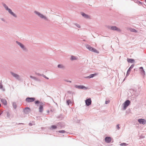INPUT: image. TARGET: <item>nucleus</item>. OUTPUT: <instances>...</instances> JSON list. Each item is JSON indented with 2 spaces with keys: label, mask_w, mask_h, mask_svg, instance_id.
Segmentation results:
<instances>
[{
  "label": "nucleus",
  "mask_w": 146,
  "mask_h": 146,
  "mask_svg": "<svg viewBox=\"0 0 146 146\" xmlns=\"http://www.w3.org/2000/svg\"><path fill=\"white\" fill-rule=\"evenodd\" d=\"M119 125H117V128L118 129H119Z\"/></svg>",
  "instance_id": "35"
},
{
  "label": "nucleus",
  "mask_w": 146,
  "mask_h": 146,
  "mask_svg": "<svg viewBox=\"0 0 146 146\" xmlns=\"http://www.w3.org/2000/svg\"><path fill=\"white\" fill-rule=\"evenodd\" d=\"M134 66V65H132L129 68V69H130L131 70V69H132L133 67Z\"/></svg>",
  "instance_id": "30"
},
{
  "label": "nucleus",
  "mask_w": 146,
  "mask_h": 146,
  "mask_svg": "<svg viewBox=\"0 0 146 146\" xmlns=\"http://www.w3.org/2000/svg\"><path fill=\"white\" fill-rule=\"evenodd\" d=\"M110 102V101L109 100L106 101L105 102V103H106V104H108Z\"/></svg>",
  "instance_id": "34"
},
{
  "label": "nucleus",
  "mask_w": 146,
  "mask_h": 146,
  "mask_svg": "<svg viewBox=\"0 0 146 146\" xmlns=\"http://www.w3.org/2000/svg\"><path fill=\"white\" fill-rule=\"evenodd\" d=\"M86 48L87 49H88L89 50H90V51H92V52H94L97 53H99V52L96 49L91 47L89 45H87L86 46Z\"/></svg>",
  "instance_id": "2"
},
{
  "label": "nucleus",
  "mask_w": 146,
  "mask_h": 146,
  "mask_svg": "<svg viewBox=\"0 0 146 146\" xmlns=\"http://www.w3.org/2000/svg\"><path fill=\"white\" fill-rule=\"evenodd\" d=\"M0 88H2V85H1L0 86Z\"/></svg>",
  "instance_id": "37"
},
{
  "label": "nucleus",
  "mask_w": 146,
  "mask_h": 146,
  "mask_svg": "<svg viewBox=\"0 0 146 146\" xmlns=\"http://www.w3.org/2000/svg\"><path fill=\"white\" fill-rule=\"evenodd\" d=\"M127 60L128 62L131 63H132L134 61V60L132 59L127 58Z\"/></svg>",
  "instance_id": "14"
},
{
  "label": "nucleus",
  "mask_w": 146,
  "mask_h": 146,
  "mask_svg": "<svg viewBox=\"0 0 146 146\" xmlns=\"http://www.w3.org/2000/svg\"><path fill=\"white\" fill-rule=\"evenodd\" d=\"M64 81L66 82H69L70 83H71L72 82L71 81H70V80H64Z\"/></svg>",
  "instance_id": "31"
},
{
  "label": "nucleus",
  "mask_w": 146,
  "mask_h": 146,
  "mask_svg": "<svg viewBox=\"0 0 146 146\" xmlns=\"http://www.w3.org/2000/svg\"><path fill=\"white\" fill-rule=\"evenodd\" d=\"M8 11L12 15H13L15 17H16L17 16L16 15H15L12 11V10L10 9H9Z\"/></svg>",
  "instance_id": "13"
},
{
  "label": "nucleus",
  "mask_w": 146,
  "mask_h": 146,
  "mask_svg": "<svg viewBox=\"0 0 146 146\" xmlns=\"http://www.w3.org/2000/svg\"><path fill=\"white\" fill-rule=\"evenodd\" d=\"M138 120V122L141 124L144 125L146 123V121L144 119H139Z\"/></svg>",
  "instance_id": "8"
},
{
  "label": "nucleus",
  "mask_w": 146,
  "mask_h": 146,
  "mask_svg": "<svg viewBox=\"0 0 146 146\" xmlns=\"http://www.w3.org/2000/svg\"><path fill=\"white\" fill-rule=\"evenodd\" d=\"M59 132L60 133H64L65 132V131L64 130H62L59 131Z\"/></svg>",
  "instance_id": "28"
},
{
  "label": "nucleus",
  "mask_w": 146,
  "mask_h": 146,
  "mask_svg": "<svg viewBox=\"0 0 146 146\" xmlns=\"http://www.w3.org/2000/svg\"><path fill=\"white\" fill-rule=\"evenodd\" d=\"M129 30L131 31L132 32L135 33H137V31L134 29L130 28Z\"/></svg>",
  "instance_id": "17"
},
{
  "label": "nucleus",
  "mask_w": 146,
  "mask_h": 146,
  "mask_svg": "<svg viewBox=\"0 0 146 146\" xmlns=\"http://www.w3.org/2000/svg\"><path fill=\"white\" fill-rule=\"evenodd\" d=\"M30 77L31 78H33L32 76H30Z\"/></svg>",
  "instance_id": "39"
},
{
  "label": "nucleus",
  "mask_w": 146,
  "mask_h": 146,
  "mask_svg": "<svg viewBox=\"0 0 146 146\" xmlns=\"http://www.w3.org/2000/svg\"><path fill=\"white\" fill-rule=\"evenodd\" d=\"M120 145H121V146H123V145H124V146H126L127 145V144L125 143H121V144H120Z\"/></svg>",
  "instance_id": "29"
},
{
  "label": "nucleus",
  "mask_w": 146,
  "mask_h": 146,
  "mask_svg": "<svg viewBox=\"0 0 146 146\" xmlns=\"http://www.w3.org/2000/svg\"><path fill=\"white\" fill-rule=\"evenodd\" d=\"M34 12L35 14H36V15H37L39 17L40 16V15L41 14L39 12H38L36 11H35Z\"/></svg>",
  "instance_id": "21"
},
{
  "label": "nucleus",
  "mask_w": 146,
  "mask_h": 146,
  "mask_svg": "<svg viewBox=\"0 0 146 146\" xmlns=\"http://www.w3.org/2000/svg\"><path fill=\"white\" fill-rule=\"evenodd\" d=\"M4 7L5 8V9L7 10H8L9 9L8 8V6H7L6 5L4 4Z\"/></svg>",
  "instance_id": "23"
},
{
  "label": "nucleus",
  "mask_w": 146,
  "mask_h": 146,
  "mask_svg": "<svg viewBox=\"0 0 146 146\" xmlns=\"http://www.w3.org/2000/svg\"><path fill=\"white\" fill-rule=\"evenodd\" d=\"M34 12L35 14H36V15H37L39 17L40 16V15L41 14L39 12H38L36 11H35Z\"/></svg>",
  "instance_id": "20"
},
{
  "label": "nucleus",
  "mask_w": 146,
  "mask_h": 146,
  "mask_svg": "<svg viewBox=\"0 0 146 146\" xmlns=\"http://www.w3.org/2000/svg\"><path fill=\"white\" fill-rule=\"evenodd\" d=\"M70 102V100H68L67 101V103L68 104V105L69 104V103Z\"/></svg>",
  "instance_id": "33"
},
{
  "label": "nucleus",
  "mask_w": 146,
  "mask_h": 146,
  "mask_svg": "<svg viewBox=\"0 0 146 146\" xmlns=\"http://www.w3.org/2000/svg\"><path fill=\"white\" fill-rule=\"evenodd\" d=\"M105 140L106 143H109L111 142V139L110 137H106L105 139Z\"/></svg>",
  "instance_id": "9"
},
{
  "label": "nucleus",
  "mask_w": 146,
  "mask_h": 146,
  "mask_svg": "<svg viewBox=\"0 0 146 146\" xmlns=\"http://www.w3.org/2000/svg\"><path fill=\"white\" fill-rule=\"evenodd\" d=\"M13 107L14 108H16V105H14L13 104Z\"/></svg>",
  "instance_id": "36"
},
{
  "label": "nucleus",
  "mask_w": 146,
  "mask_h": 146,
  "mask_svg": "<svg viewBox=\"0 0 146 146\" xmlns=\"http://www.w3.org/2000/svg\"><path fill=\"white\" fill-rule=\"evenodd\" d=\"M76 26L78 27V28H80V25H79V24H76Z\"/></svg>",
  "instance_id": "32"
},
{
  "label": "nucleus",
  "mask_w": 146,
  "mask_h": 146,
  "mask_svg": "<svg viewBox=\"0 0 146 146\" xmlns=\"http://www.w3.org/2000/svg\"><path fill=\"white\" fill-rule=\"evenodd\" d=\"M39 17L42 19H46V18L42 14H40Z\"/></svg>",
  "instance_id": "18"
},
{
  "label": "nucleus",
  "mask_w": 146,
  "mask_h": 146,
  "mask_svg": "<svg viewBox=\"0 0 146 146\" xmlns=\"http://www.w3.org/2000/svg\"><path fill=\"white\" fill-rule=\"evenodd\" d=\"M70 59L71 60H76L77 58L76 57L73 56H71Z\"/></svg>",
  "instance_id": "19"
},
{
  "label": "nucleus",
  "mask_w": 146,
  "mask_h": 146,
  "mask_svg": "<svg viewBox=\"0 0 146 146\" xmlns=\"http://www.w3.org/2000/svg\"><path fill=\"white\" fill-rule=\"evenodd\" d=\"M130 103V102L129 100H127L123 104L124 108L125 110L126 108L129 105Z\"/></svg>",
  "instance_id": "3"
},
{
  "label": "nucleus",
  "mask_w": 146,
  "mask_h": 146,
  "mask_svg": "<svg viewBox=\"0 0 146 146\" xmlns=\"http://www.w3.org/2000/svg\"><path fill=\"white\" fill-rule=\"evenodd\" d=\"M1 104H0V107H1Z\"/></svg>",
  "instance_id": "40"
},
{
  "label": "nucleus",
  "mask_w": 146,
  "mask_h": 146,
  "mask_svg": "<svg viewBox=\"0 0 146 146\" xmlns=\"http://www.w3.org/2000/svg\"><path fill=\"white\" fill-rule=\"evenodd\" d=\"M16 42L17 43V44L18 45H19L22 48H23V49L24 48V46L23 44H22L20 42H17V41Z\"/></svg>",
  "instance_id": "16"
},
{
  "label": "nucleus",
  "mask_w": 146,
  "mask_h": 146,
  "mask_svg": "<svg viewBox=\"0 0 146 146\" xmlns=\"http://www.w3.org/2000/svg\"><path fill=\"white\" fill-rule=\"evenodd\" d=\"M1 101L2 103L5 105H7V102L6 100L4 99H2L1 100Z\"/></svg>",
  "instance_id": "15"
},
{
  "label": "nucleus",
  "mask_w": 146,
  "mask_h": 146,
  "mask_svg": "<svg viewBox=\"0 0 146 146\" xmlns=\"http://www.w3.org/2000/svg\"><path fill=\"white\" fill-rule=\"evenodd\" d=\"M35 99L33 98H27L26 99V101L28 102H31L35 101Z\"/></svg>",
  "instance_id": "5"
},
{
  "label": "nucleus",
  "mask_w": 146,
  "mask_h": 146,
  "mask_svg": "<svg viewBox=\"0 0 146 146\" xmlns=\"http://www.w3.org/2000/svg\"><path fill=\"white\" fill-rule=\"evenodd\" d=\"M45 77L46 78V79H48V78L46 77V76H45Z\"/></svg>",
  "instance_id": "38"
},
{
  "label": "nucleus",
  "mask_w": 146,
  "mask_h": 146,
  "mask_svg": "<svg viewBox=\"0 0 146 146\" xmlns=\"http://www.w3.org/2000/svg\"><path fill=\"white\" fill-rule=\"evenodd\" d=\"M36 104H38L39 105V111L40 113H42L43 111V106H44V104L42 102H40L38 101H36L35 102Z\"/></svg>",
  "instance_id": "1"
},
{
  "label": "nucleus",
  "mask_w": 146,
  "mask_h": 146,
  "mask_svg": "<svg viewBox=\"0 0 146 146\" xmlns=\"http://www.w3.org/2000/svg\"><path fill=\"white\" fill-rule=\"evenodd\" d=\"M98 74V73H95L94 74H90L89 76L85 77L86 78H92L95 76L97 75Z\"/></svg>",
  "instance_id": "10"
},
{
  "label": "nucleus",
  "mask_w": 146,
  "mask_h": 146,
  "mask_svg": "<svg viewBox=\"0 0 146 146\" xmlns=\"http://www.w3.org/2000/svg\"><path fill=\"white\" fill-rule=\"evenodd\" d=\"M81 14L85 18L88 19H90V17L89 16L85 14L84 13L82 12Z\"/></svg>",
  "instance_id": "12"
},
{
  "label": "nucleus",
  "mask_w": 146,
  "mask_h": 146,
  "mask_svg": "<svg viewBox=\"0 0 146 146\" xmlns=\"http://www.w3.org/2000/svg\"><path fill=\"white\" fill-rule=\"evenodd\" d=\"M91 100L90 98H89L85 100L86 104L87 106H89L91 104Z\"/></svg>",
  "instance_id": "7"
},
{
  "label": "nucleus",
  "mask_w": 146,
  "mask_h": 146,
  "mask_svg": "<svg viewBox=\"0 0 146 146\" xmlns=\"http://www.w3.org/2000/svg\"><path fill=\"white\" fill-rule=\"evenodd\" d=\"M58 67L59 68H62L63 67V66L62 65L60 64L58 65Z\"/></svg>",
  "instance_id": "27"
},
{
  "label": "nucleus",
  "mask_w": 146,
  "mask_h": 146,
  "mask_svg": "<svg viewBox=\"0 0 146 146\" xmlns=\"http://www.w3.org/2000/svg\"><path fill=\"white\" fill-rule=\"evenodd\" d=\"M145 2L146 3V0H145Z\"/></svg>",
  "instance_id": "41"
},
{
  "label": "nucleus",
  "mask_w": 146,
  "mask_h": 146,
  "mask_svg": "<svg viewBox=\"0 0 146 146\" xmlns=\"http://www.w3.org/2000/svg\"><path fill=\"white\" fill-rule=\"evenodd\" d=\"M10 73L13 76L16 78L18 80L19 79L20 76L19 75L12 72H11Z\"/></svg>",
  "instance_id": "4"
},
{
  "label": "nucleus",
  "mask_w": 146,
  "mask_h": 146,
  "mask_svg": "<svg viewBox=\"0 0 146 146\" xmlns=\"http://www.w3.org/2000/svg\"><path fill=\"white\" fill-rule=\"evenodd\" d=\"M131 70H130V69L129 68V69H128V70L127 71V74H126L127 76H128L129 74L130 71H131Z\"/></svg>",
  "instance_id": "22"
},
{
  "label": "nucleus",
  "mask_w": 146,
  "mask_h": 146,
  "mask_svg": "<svg viewBox=\"0 0 146 146\" xmlns=\"http://www.w3.org/2000/svg\"><path fill=\"white\" fill-rule=\"evenodd\" d=\"M56 126L55 125H52L51 126V128H52V129H55L56 128Z\"/></svg>",
  "instance_id": "24"
},
{
  "label": "nucleus",
  "mask_w": 146,
  "mask_h": 146,
  "mask_svg": "<svg viewBox=\"0 0 146 146\" xmlns=\"http://www.w3.org/2000/svg\"><path fill=\"white\" fill-rule=\"evenodd\" d=\"M139 69H141V72H143L144 74L145 73V71H144L143 70V68L142 67H141L139 68Z\"/></svg>",
  "instance_id": "26"
},
{
  "label": "nucleus",
  "mask_w": 146,
  "mask_h": 146,
  "mask_svg": "<svg viewBox=\"0 0 146 146\" xmlns=\"http://www.w3.org/2000/svg\"><path fill=\"white\" fill-rule=\"evenodd\" d=\"M111 29L113 30L117 31L119 32L121 31V30L119 28H118L117 27L115 26H112L111 27Z\"/></svg>",
  "instance_id": "6"
},
{
  "label": "nucleus",
  "mask_w": 146,
  "mask_h": 146,
  "mask_svg": "<svg viewBox=\"0 0 146 146\" xmlns=\"http://www.w3.org/2000/svg\"><path fill=\"white\" fill-rule=\"evenodd\" d=\"M75 87L77 88H78V89H83L84 88H85L86 89L87 88H86L85 86H77V85H75Z\"/></svg>",
  "instance_id": "11"
},
{
  "label": "nucleus",
  "mask_w": 146,
  "mask_h": 146,
  "mask_svg": "<svg viewBox=\"0 0 146 146\" xmlns=\"http://www.w3.org/2000/svg\"><path fill=\"white\" fill-rule=\"evenodd\" d=\"M25 111H30V109L29 108H26L25 110Z\"/></svg>",
  "instance_id": "25"
}]
</instances>
